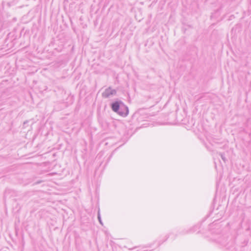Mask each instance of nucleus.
<instances>
[{"label": "nucleus", "instance_id": "7ed1b4c3", "mask_svg": "<svg viewBox=\"0 0 251 251\" xmlns=\"http://www.w3.org/2000/svg\"><path fill=\"white\" fill-rule=\"evenodd\" d=\"M220 155H221V157L222 159L223 160V161L224 162H226V157L224 156V155L222 153H221Z\"/></svg>", "mask_w": 251, "mask_h": 251}, {"label": "nucleus", "instance_id": "f257e3e1", "mask_svg": "<svg viewBox=\"0 0 251 251\" xmlns=\"http://www.w3.org/2000/svg\"><path fill=\"white\" fill-rule=\"evenodd\" d=\"M119 103L118 102H115L112 104V108L114 111L117 112L119 109Z\"/></svg>", "mask_w": 251, "mask_h": 251}, {"label": "nucleus", "instance_id": "f03ea898", "mask_svg": "<svg viewBox=\"0 0 251 251\" xmlns=\"http://www.w3.org/2000/svg\"><path fill=\"white\" fill-rule=\"evenodd\" d=\"M98 219L99 220V221L101 225H102V221H101V218H100V212L99 211L98 212Z\"/></svg>", "mask_w": 251, "mask_h": 251}, {"label": "nucleus", "instance_id": "39448f33", "mask_svg": "<svg viewBox=\"0 0 251 251\" xmlns=\"http://www.w3.org/2000/svg\"><path fill=\"white\" fill-rule=\"evenodd\" d=\"M110 91V90H107V93H108V92H109V91Z\"/></svg>", "mask_w": 251, "mask_h": 251}, {"label": "nucleus", "instance_id": "20e7f679", "mask_svg": "<svg viewBox=\"0 0 251 251\" xmlns=\"http://www.w3.org/2000/svg\"><path fill=\"white\" fill-rule=\"evenodd\" d=\"M125 112H124V113L123 114L126 115L128 112L127 108L126 107H125Z\"/></svg>", "mask_w": 251, "mask_h": 251}]
</instances>
